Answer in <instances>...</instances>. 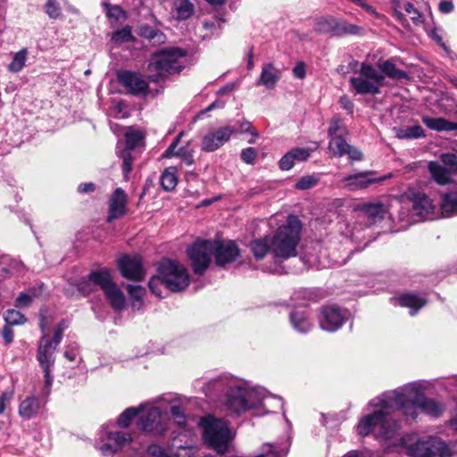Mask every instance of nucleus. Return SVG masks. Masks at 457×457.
Returning <instances> with one entry per match:
<instances>
[{"label":"nucleus","instance_id":"nucleus-1","mask_svg":"<svg viewBox=\"0 0 457 457\" xmlns=\"http://www.w3.org/2000/svg\"><path fill=\"white\" fill-rule=\"evenodd\" d=\"M375 408L373 413L365 415L357 425L359 435L365 436L373 434L377 438L388 440L398 435L400 425L392 417L395 409H402L408 420L417 418V410L432 417H439L445 406L424 396L420 386L409 384L397 390L386 392L370 402Z\"/></svg>","mask_w":457,"mask_h":457},{"label":"nucleus","instance_id":"nucleus-2","mask_svg":"<svg viewBox=\"0 0 457 457\" xmlns=\"http://www.w3.org/2000/svg\"><path fill=\"white\" fill-rule=\"evenodd\" d=\"M225 386L228 387L224 406L227 411L232 413L239 414L246 410L254 409L262 406L266 412H270L271 403H276L277 407H281V400L276 397L267 395L264 389L250 387L243 382H234L229 384L220 378L212 380L204 388L205 395H209L214 392H220Z\"/></svg>","mask_w":457,"mask_h":457},{"label":"nucleus","instance_id":"nucleus-3","mask_svg":"<svg viewBox=\"0 0 457 457\" xmlns=\"http://www.w3.org/2000/svg\"><path fill=\"white\" fill-rule=\"evenodd\" d=\"M302 223L297 216L289 215L286 225L280 226L270 238V252L275 258L286 260L297 255Z\"/></svg>","mask_w":457,"mask_h":457},{"label":"nucleus","instance_id":"nucleus-4","mask_svg":"<svg viewBox=\"0 0 457 457\" xmlns=\"http://www.w3.org/2000/svg\"><path fill=\"white\" fill-rule=\"evenodd\" d=\"M159 283L163 284L170 291L179 292L188 287L189 276L184 265L163 259L158 266L157 276L153 277L148 283L151 292L161 297V291L157 287Z\"/></svg>","mask_w":457,"mask_h":457},{"label":"nucleus","instance_id":"nucleus-5","mask_svg":"<svg viewBox=\"0 0 457 457\" xmlns=\"http://www.w3.org/2000/svg\"><path fill=\"white\" fill-rule=\"evenodd\" d=\"M185 55L186 52L178 47L163 48L153 54L147 65L149 81L160 83L170 74L180 72L183 68L180 59Z\"/></svg>","mask_w":457,"mask_h":457},{"label":"nucleus","instance_id":"nucleus-6","mask_svg":"<svg viewBox=\"0 0 457 457\" xmlns=\"http://www.w3.org/2000/svg\"><path fill=\"white\" fill-rule=\"evenodd\" d=\"M400 441L410 457H452L449 445L437 436L416 439L413 436H405Z\"/></svg>","mask_w":457,"mask_h":457},{"label":"nucleus","instance_id":"nucleus-7","mask_svg":"<svg viewBox=\"0 0 457 457\" xmlns=\"http://www.w3.org/2000/svg\"><path fill=\"white\" fill-rule=\"evenodd\" d=\"M200 425L204 428V442L218 453H226L232 439L227 422L213 416H206L201 419Z\"/></svg>","mask_w":457,"mask_h":457},{"label":"nucleus","instance_id":"nucleus-8","mask_svg":"<svg viewBox=\"0 0 457 457\" xmlns=\"http://www.w3.org/2000/svg\"><path fill=\"white\" fill-rule=\"evenodd\" d=\"M350 85L357 94L378 95L386 85L384 75L370 63L362 62L358 76L350 79Z\"/></svg>","mask_w":457,"mask_h":457},{"label":"nucleus","instance_id":"nucleus-9","mask_svg":"<svg viewBox=\"0 0 457 457\" xmlns=\"http://www.w3.org/2000/svg\"><path fill=\"white\" fill-rule=\"evenodd\" d=\"M215 244L211 240H197L187 250L193 270L203 274L212 261Z\"/></svg>","mask_w":457,"mask_h":457},{"label":"nucleus","instance_id":"nucleus-10","mask_svg":"<svg viewBox=\"0 0 457 457\" xmlns=\"http://www.w3.org/2000/svg\"><path fill=\"white\" fill-rule=\"evenodd\" d=\"M118 82L132 96H145L149 92L148 81L137 71L122 70L117 72Z\"/></svg>","mask_w":457,"mask_h":457},{"label":"nucleus","instance_id":"nucleus-11","mask_svg":"<svg viewBox=\"0 0 457 457\" xmlns=\"http://www.w3.org/2000/svg\"><path fill=\"white\" fill-rule=\"evenodd\" d=\"M235 129L230 126L220 127L210 130L202 140V150L204 152H214L227 143L231 137Z\"/></svg>","mask_w":457,"mask_h":457},{"label":"nucleus","instance_id":"nucleus-12","mask_svg":"<svg viewBox=\"0 0 457 457\" xmlns=\"http://www.w3.org/2000/svg\"><path fill=\"white\" fill-rule=\"evenodd\" d=\"M121 275L129 280L141 281L145 278L142 260L139 256L124 255L118 261Z\"/></svg>","mask_w":457,"mask_h":457},{"label":"nucleus","instance_id":"nucleus-13","mask_svg":"<svg viewBox=\"0 0 457 457\" xmlns=\"http://www.w3.org/2000/svg\"><path fill=\"white\" fill-rule=\"evenodd\" d=\"M374 173V171L369 170L346 176L343 179V181L345 182V187L351 191H356L367 188L371 184L379 183L385 179V177L373 178Z\"/></svg>","mask_w":457,"mask_h":457},{"label":"nucleus","instance_id":"nucleus-14","mask_svg":"<svg viewBox=\"0 0 457 457\" xmlns=\"http://www.w3.org/2000/svg\"><path fill=\"white\" fill-rule=\"evenodd\" d=\"M215 244L214 254L218 266L223 267L233 262L239 256V249L233 241L213 242Z\"/></svg>","mask_w":457,"mask_h":457},{"label":"nucleus","instance_id":"nucleus-15","mask_svg":"<svg viewBox=\"0 0 457 457\" xmlns=\"http://www.w3.org/2000/svg\"><path fill=\"white\" fill-rule=\"evenodd\" d=\"M128 199L125 192L120 188H116L109 199L107 222H112L122 217L126 213Z\"/></svg>","mask_w":457,"mask_h":457},{"label":"nucleus","instance_id":"nucleus-16","mask_svg":"<svg viewBox=\"0 0 457 457\" xmlns=\"http://www.w3.org/2000/svg\"><path fill=\"white\" fill-rule=\"evenodd\" d=\"M161 411L157 407H151L140 416L138 428L145 432L162 433Z\"/></svg>","mask_w":457,"mask_h":457},{"label":"nucleus","instance_id":"nucleus-17","mask_svg":"<svg viewBox=\"0 0 457 457\" xmlns=\"http://www.w3.org/2000/svg\"><path fill=\"white\" fill-rule=\"evenodd\" d=\"M56 346L51 342L49 337L44 334L37 348V361L41 368H52L54 364V353Z\"/></svg>","mask_w":457,"mask_h":457},{"label":"nucleus","instance_id":"nucleus-18","mask_svg":"<svg viewBox=\"0 0 457 457\" xmlns=\"http://www.w3.org/2000/svg\"><path fill=\"white\" fill-rule=\"evenodd\" d=\"M344 317L338 308L328 306L322 309L320 327L322 329L333 332L343 324Z\"/></svg>","mask_w":457,"mask_h":457},{"label":"nucleus","instance_id":"nucleus-19","mask_svg":"<svg viewBox=\"0 0 457 457\" xmlns=\"http://www.w3.org/2000/svg\"><path fill=\"white\" fill-rule=\"evenodd\" d=\"M109 443L101 446L103 454L114 453L131 441L130 434L116 431L109 432L107 435Z\"/></svg>","mask_w":457,"mask_h":457},{"label":"nucleus","instance_id":"nucleus-20","mask_svg":"<svg viewBox=\"0 0 457 457\" xmlns=\"http://www.w3.org/2000/svg\"><path fill=\"white\" fill-rule=\"evenodd\" d=\"M357 210L364 213L370 224L383 220L386 212V207L381 202L361 204L357 206Z\"/></svg>","mask_w":457,"mask_h":457},{"label":"nucleus","instance_id":"nucleus-21","mask_svg":"<svg viewBox=\"0 0 457 457\" xmlns=\"http://www.w3.org/2000/svg\"><path fill=\"white\" fill-rule=\"evenodd\" d=\"M281 78V71L272 63H265L262 66L259 79L256 81L257 86H264L267 88H274Z\"/></svg>","mask_w":457,"mask_h":457},{"label":"nucleus","instance_id":"nucleus-22","mask_svg":"<svg viewBox=\"0 0 457 457\" xmlns=\"http://www.w3.org/2000/svg\"><path fill=\"white\" fill-rule=\"evenodd\" d=\"M412 212L419 217H425L434 210L430 198L423 193L414 194L412 196Z\"/></svg>","mask_w":457,"mask_h":457},{"label":"nucleus","instance_id":"nucleus-23","mask_svg":"<svg viewBox=\"0 0 457 457\" xmlns=\"http://www.w3.org/2000/svg\"><path fill=\"white\" fill-rule=\"evenodd\" d=\"M428 170L433 179L439 185H447L452 182V173L445 169L442 164L436 162H430L428 163Z\"/></svg>","mask_w":457,"mask_h":457},{"label":"nucleus","instance_id":"nucleus-24","mask_svg":"<svg viewBox=\"0 0 457 457\" xmlns=\"http://www.w3.org/2000/svg\"><path fill=\"white\" fill-rule=\"evenodd\" d=\"M422 122L430 129L436 131L457 130V122H451L444 118L422 117Z\"/></svg>","mask_w":457,"mask_h":457},{"label":"nucleus","instance_id":"nucleus-25","mask_svg":"<svg viewBox=\"0 0 457 457\" xmlns=\"http://www.w3.org/2000/svg\"><path fill=\"white\" fill-rule=\"evenodd\" d=\"M104 292L113 309L121 310L124 308V295L114 282H112Z\"/></svg>","mask_w":457,"mask_h":457},{"label":"nucleus","instance_id":"nucleus-26","mask_svg":"<svg viewBox=\"0 0 457 457\" xmlns=\"http://www.w3.org/2000/svg\"><path fill=\"white\" fill-rule=\"evenodd\" d=\"M23 264L17 260H8L5 257H2L0 260V275L9 277L14 275H20L24 272Z\"/></svg>","mask_w":457,"mask_h":457},{"label":"nucleus","instance_id":"nucleus-27","mask_svg":"<svg viewBox=\"0 0 457 457\" xmlns=\"http://www.w3.org/2000/svg\"><path fill=\"white\" fill-rule=\"evenodd\" d=\"M93 290V283L89 278L87 280L81 279L76 284L70 283L68 287L64 288V292L68 296H75L77 295L87 296L92 293Z\"/></svg>","mask_w":457,"mask_h":457},{"label":"nucleus","instance_id":"nucleus-28","mask_svg":"<svg viewBox=\"0 0 457 457\" xmlns=\"http://www.w3.org/2000/svg\"><path fill=\"white\" fill-rule=\"evenodd\" d=\"M378 70L384 75V79L387 77L392 79L401 80L407 79L408 77L404 71L398 69L393 62L388 60L380 62L378 64Z\"/></svg>","mask_w":457,"mask_h":457},{"label":"nucleus","instance_id":"nucleus-29","mask_svg":"<svg viewBox=\"0 0 457 457\" xmlns=\"http://www.w3.org/2000/svg\"><path fill=\"white\" fill-rule=\"evenodd\" d=\"M140 37L148 39L153 45H161L166 41V36L159 29L148 25H141L138 29Z\"/></svg>","mask_w":457,"mask_h":457},{"label":"nucleus","instance_id":"nucleus-30","mask_svg":"<svg viewBox=\"0 0 457 457\" xmlns=\"http://www.w3.org/2000/svg\"><path fill=\"white\" fill-rule=\"evenodd\" d=\"M426 303V299L412 294L403 295L399 297L401 306L411 309V315H414Z\"/></svg>","mask_w":457,"mask_h":457},{"label":"nucleus","instance_id":"nucleus-31","mask_svg":"<svg viewBox=\"0 0 457 457\" xmlns=\"http://www.w3.org/2000/svg\"><path fill=\"white\" fill-rule=\"evenodd\" d=\"M290 320L294 328L301 333L308 332L312 327L303 312H293L290 314Z\"/></svg>","mask_w":457,"mask_h":457},{"label":"nucleus","instance_id":"nucleus-32","mask_svg":"<svg viewBox=\"0 0 457 457\" xmlns=\"http://www.w3.org/2000/svg\"><path fill=\"white\" fill-rule=\"evenodd\" d=\"M160 183L165 191L173 190L178 184L177 168L171 166L165 169L161 175Z\"/></svg>","mask_w":457,"mask_h":457},{"label":"nucleus","instance_id":"nucleus-33","mask_svg":"<svg viewBox=\"0 0 457 457\" xmlns=\"http://www.w3.org/2000/svg\"><path fill=\"white\" fill-rule=\"evenodd\" d=\"M126 150L135 149L144 144V133L133 128H129L125 132Z\"/></svg>","mask_w":457,"mask_h":457},{"label":"nucleus","instance_id":"nucleus-34","mask_svg":"<svg viewBox=\"0 0 457 457\" xmlns=\"http://www.w3.org/2000/svg\"><path fill=\"white\" fill-rule=\"evenodd\" d=\"M39 403L37 398L28 397L23 400L19 407V413L24 419L32 418L38 411Z\"/></svg>","mask_w":457,"mask_h":457},{"label":"nucleus","instance_id":"nucleus-35","mask_svg":"<svg viewBox=\"0 0 457 457\" xmlns=\"http://www.w3.org/2000/svg\"><path fill=\"white\" fill-rule=\"evenodd\" d=\"M345 136L329 137L328 149L337 157L346 154L349 150V144L346 143Z\"/></svg>","mask_w":457,"mask_h":457},{"label":"nucleus","instance_id":"nucleus-36","mask_svg":"<svg viewBox=\"0 0 457 457\" xmlns=\"http://www.w3.org/2000/svg\"><path fill=\"white\" fill-rule=\"evenodd\" d=\"M88 276L93 285L99 286L103 291L113 282L110 272L106 270L92 271Z\"/></svg>","mask_w":457,"mask_h":457},{"label":"nucleus","instance_id":"nucleus-37","mask_svg":"<svg viewBox=\"0 0 457 457\" xmlns=\"http://www.w3.org/2000/svg\"><path fill=\"white\" fill-rule=\"evenodd\" d=\"M250 248L256 259H262L270 251V238L255 239L250 244Z\"/></svg>","mask_w":457,"mask_h":457},{"label":"nucleus","instance_id":"nucleus-38","mask_svg":"<svg viewBox=\"0 0 457 457\" xmlns=\"http://www.w3.org/2000/svg\"><path fill=\"white\" fill-rule=\"evenodd\" d=\"M442 212L445 216L457 213V193L450 192L442 195L441 202Z\"/></svg>","mask_w":457,"mask_h":457},{"label":"nucleus","instance_id":"nucleus-39","mask_svg":"<svg viewBox=\"0 0 457 457\" xmlns=\"http://www.w3.org/2000/svg\"><path fill=\"white\" fill-rule=\"evenodd\" d=\"M328 133L329 137L346 136L348 134L347 128L339 115L333 116L329 123Z\"/></svg>","mask_w":457,"mask_h":457},{"label":"nucleus","instance_id":"nucleus-40","mask_svg":"<svg viewBox=\"0 0 457 457\" xmlns=\"http://www.w3.org/2000/svg\"><path fill=\"white\" fill-rule=\"evenodd\" d=\"M337 20L333 17H322L315 22L314 29L320 33H334L336 35Z\"/></svg>","mask_w":457,"mask_h":457},{"label":"nucleus","instance_id":"nucleus-41","mask_svg":"<svg viewBox=\"0 0 457 457\" xmlns=\"http://www.w3.org/2000/svg\"><path fill=\"white\" fill-rule=\"evenodd\" d=\"M27 58L28 49L22 48L13 55L12 61L8 65V70L14 73L21 71L25 66Z\"/></svg>","mask_w":457,"mask_h":457},{"label":"nucleus","instance_id":"nucleus-42","mask_svg":"<svg viewBox=\"0 0 457 457\" xmlns=\"http://www.w3.org/2000/svg\"><path fill=\"white\" fill-rule=\"evenodd\" d=\"M174 6L175 15L179 20H186L193 13V5L187 0H177Z\"/></svg>","mask_w":457,"mask_h":457},{"label":"nucleus","instance_id":"nucleus-43","mask_svg":"<svg viewBox=\"0 0 457 457\" xmlns=\"http://www.w3.org/2000/svg\"><path fill=\"white\" fill-rule=\"evenodd\" d=\"M112 41L115 44H122L125 42L134 41L131 27L127 25L121 29L113 32L112 35Z\"/></svg>","mask_w":457,"mask_h":457},{"label":"nucleus","instance_id":"nucleus-44","mask_svg":"<svg viewBox=\"0 0 457 457\" xmlns=\"http://www.w3.org/2000/svg\"><path fill=\"white\" fill-rule=\"evenodd\" d=\"M361 31V29L355 24L348 23L343 21H337L336 30L337 36L356 35Z\"/></svg>","mask_w":457,"mask_h":457},{"label":"nucleus","instance_id":"nucleus-45","mask_svg":"<svg viewBox=\"0 0 457 457\" xmlns=\"http://www.w3.org/2000/svg\"><path fill=\"white\" fill-rule=\"evenodd\" d=\"M4 319L6 324L10 326L21 325L26 320L21 312L13 309L7 310L4 314Z\"/></svg>","mask_w":457,"mask_h":457},{"label":"nucleus","instance_id":"nucleus-46","mask_svg":"<svg viewBox=\"0 0 457 457\" xmlns=\"http://www.w3.org/2000/svg\"><path fill=\"white\" fill-rule=\"evenodd\" d=\"M139 410L137 408L126 409L119 417L117 423L120 428H128L131 420L138 414Z\"/></svg>","mask_w":457,"mask_h":457},{"label":"nucleus","instance_id":"nucleus-47","mask_svg":"<svg viewBox=\"0 0 457 457\" xmlns=\"http://www.w3.org/2000/svg\"><path fill=\"white\" fill-rule=\"evenodd\" d=\"M320 180L317 175H306L299 179L295 184V188L299 190H307L314 187Z\"/></svg>","mask_w":457,"mask_h":457},{"label":"nucleus","instance_id":"nucleus-48","mask_svg":"<svg viewBox=\"0 0 457 457\" xmlns=\"http://www.w3.org/2000/svg\"><path fill=\"white\" fill-rule=\"evenodd\" d=\"M104 6L106 10V15L110 20L118 21L120 19H126L125 12L119 5H112L110 4L104 3Z\"/></svg>","mask_w":457,"mask_h":457},{"label":"nucleus","instance_id":"nucleus-49","mask_svg":"<svg viewBox=\"0 0 457 457\" xmlns=\"http://www.w3.org/2000/svg\"><path fill=\"white\" fill-rule=\"evenodd\" d=\"M399 138H419L424 137V130L420 125L408 127L398 133Z\"/></svg>","mask_w":457,"mask_h":457},{"label":"nucleus","instance_id":"nucleus-50","mask_svg":"<svg viewBox=\"0 0 457 457\" xmlns=\"http://www.w3.org/2000/svg\"><path fill=\"white\" fill-rule=\"evenodd\" d=\"M442 165L452 173H457V156L453 154H445L441 157Z\"/></svg>","mask_w":457,"mask_h":457},{"label":"nucleus","instance_id":"nucleus-51","mask_svg":"<svg viewBox=\"0 0 457 457\" xmlns=\"http://www.w3.org/2000/svg\"><path fill=\"white\" fill-rule=\"evenodd\" d=\"M184 136V132L181 131L173 140V142L170 145V146L167 148V150L163 154V157L169 158L172 156H178L182 154V151H184V147L179 148L178 151H175L179 142L180 141L181 137Z\"/></svg>","mask_w":457,"mask_h":457},{"label":"nucleus","instance_id":"nucleus-52","mask_svg":"<svg viewBox=\"0 0 457 457\" xmlns=\"http://www.w3.org/2000/svg\"><path fill=\"white\" fill-rule=\"evenodd\" d=\"M45 9L51 19H57L61 16V7L57 0H47Z\"/></svg>","mask_w":457,"mask_h":457},{"label":"nucleus","instance_id":"nucleus-53","mask_svg":"<svg viewBox=\"0 0 457 457\" xmlns=\"http://www.w3.org/2000/svg\"><path fill=\"white\" fill-rule=\"evenodd\" d=\"M36 297L35 292L32 293H21L15 301L17 308H25L30 305L33 299Z\"/></svg>","mask_w":457,"mask_h":457},{"label":"nucleus","instance_id":"nucleus-54","mask_svg":"<svg viewBox=\"0 0 457 457\" xmlns=\"http://www.w3.org/2000/svg\"><path fill=\"white\" fill-rule=\"evenodd\" d=\"M122 159V171L127 176L132 170V156L129 150H123L120 154Z\"/></svg>","mask_w":457,"mask_h":457},{"label":"nucleus","instance_id":"nucleus-55","mask_svg":"<svg viewBox=\"0 0 457 457\" xmlns=\"http://www.w3.org/2000/svg\"><path fill=\"white\" fill-rule=\"evenodd\" d=\"M170 413L172 418L179 425H184L186 423V417L184 414V409L179 405L174 404L170 407Z\"/></svg>","mask_w":457,"mask_h":457},{"label":"nucleus","instance_id":"nucleus-56","mask_svg":"<svg viewBox=\"0 0 457 457\" xmlns=\"http://www.w3.org/2000/svg\"><path fill=\"white\" fill-rule=\"evenodd\" d=\"M127 290L129 296L136 301H141L145 294V289L141 286L128 285Z\"/></svg>","mask_w":457,"mask_h":457},{"label":"nucleus","instance_id":"nucleus-57","mask_svg":"<svg viewBox=\"0 0 457 457\" xmlns=\"http://www.w3.org/2000/svg\"><path fill=\"white\" fill-rule=\"evenodd\" d=\"M241 159L248 164H253L256 159L257 152L253 147H247L241 151Z\"/></svg>","mask_w":457,"mask_h":457},{"label":"nucleus","instance_id":"nucleus-58","mask_svg":"<svg viewBox=\"0 0 457 457\" xmlns=\"http://www.w3.org/2000/svg\"><path fill=\"white\" fill-rule=\"evenodd\" d=\"M13 397L12 391L4 392L0 396V414H3Z\"/></svg>","mask_w":457,"mask_h":457},{"label":"nucleus","instance_id":"nucleus-59","mask_svg":"<svg viewBox=\"0 0 457 457\" xmlns=\"http://www.w3.org/2000/svg\"><path fill=\"white\" fill-rule=\"evenodd\" d=\"M289 152L292 154V157H294L295 161L303 162L307 160L310 156L309 150L305 148H295Z\"/></svg>","mask_w":457,"mask_h":457},{"label":"nucleus","instance_id":"nucleus-60","mask_svg":"<svg viewBox=\"0 0 457 457\" xmlns=\"http://www.w3.org/2000/svg\"><path fill=\"white\" fill-rule=\"evenodd\" d=\"M294 164L295 160L290 152L287 153L279 161V168L283 170H290Z\"/></svg>","mask_w":457,"mask_h":457},{"label":"nucleus","instance_id":"nucleus-61","mask_svg":"<svg viewBox=\"0 0 457 457\" xmlns=\"http://www.w3.org/2000/svg\"><path fill=\"white\" fill-rule=\"evenodd\" d=\"M239 130L242 133H250L254 138L259 137V133L257 132V130L254 129L252 127L251 122L249 120H243L239 124Z\"/></svg>","mask_w":457,"mask_h":457},{"label":"nucleus","instance_id":"nucleus-62","mask_svg":"<svg viewBox=\"0 0 457 457\" xmlns=\"http://www.w3.org/2000/svg\"><path fill=\"white\" fill-rule=\"evenodd\" d=\"M66 328V325L65 323L62 321L61 322L57 328H55L54 330V337H53V340H51V342L54 344V345H55L57 347V345L60 344L62 338V334H63V331L64 329Z\"/></svg>","mask_w":457,"mask_h":457},{"label":"nucleus","instance_id":"nucleus-63","mask_svg":"<svg viewBox=\"0 0 457 457\" xmlns=\"http://www.w3.org/2000/svg\"><path fill=\"white\" fill-rule=\"evenodd\" d=\"M2 337L5 345H10L14 339V332L10 325H5L2 331Z\"/></svg>","mask_w":457,"mask_h":457},{"label":"nucleus","instance_id":"nucleus-64","mask_svg":"<svg viewBox=\"0 0 457 457\" xmlns=\"http://www.w3.org/2000/svg\"><path fill=\"white\" fill-rule=\"evenodd\" d=\"M147 453L155 457H167L165 449L156 445H150L147 449Z\"/></svg>","mask_w":457,"mask_h":457}]
</instances>
